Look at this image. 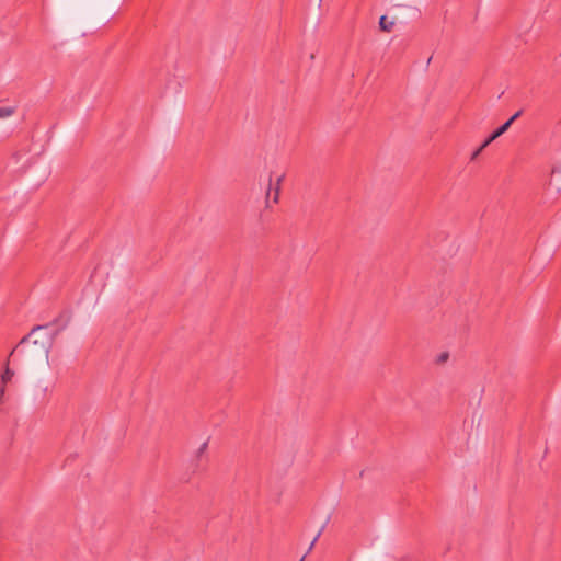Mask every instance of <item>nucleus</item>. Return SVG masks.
<instances>
[{
    "instance_id": "423d86ee",
    "label": "nucleus",
    "mask_w": 561,
    "mask_h": 561,
    "mask_svg": "<svg viewBox=\"0 0 561 561\" xmlns=\"http://www.w3.org/2000/svg\"><path fill=\"white\" fill-rule=\"evenodd\" d=\"M15 112L14 107L11 106H1L0 107V118H5L13 115Z\"/></svg>"
},
{
    "instance_id": "f8f14e48",
    "label": "nucleus",
    "mask_w": 561,
    "mask_h": 561,
    "mask_svg": "<svg viewBox=\"0 0 561 561\" xmlns=\"http://www.w3.org/2000/svg\"><path fill=\"white\" fill-rule=\"evenodd\" d=\"M4 392H5V387L1 386V388H0V404H2V402H3Z\"/></svg>"
},
{
    "instance_id": "f03ea898",
    "label": "nucleus",
    "mask_w": 561,
    "mask_h": 561,
    "mask_svg": "<svg viewBox=\"0 0 561 561\" xmlns=\"http://www.w3.org/2000/svg\"><path fill=\"white\" fill-rule=\"evenodd\" d=\"M284 180V174H280L276 178V181H275V187H274V194H273V202L274 203H277L278 202V198H279V191H280V183L282 181ZM273 174L271 173L270 174V179H268V187H267V191H266V198H270L271 196V192L273 190Z\"/></svg>"
},
{
    "instance_id": "9d476101",
    "label": "nucleus",
    "mask_w": 561,
    "mask_h": 561,
    "mask_svg": "<svg viewBox=\"0 0 561 561\" xmlns=\"http://www.w3.org/2000/svg\"><path fill=\"white\" fill-rule=\"evenodd\" d=\"M448 358H449V354L447 352H443L438 355L437 363L443 364V363L447 362Z\"/></svg>"
},
{
    "instance_id": "39448f33",
    "label": "nucleus",
    "mask_w": 561,
    "mask_h": 561,
    "mask_svg": "<svg viewBox=\"0 0 561 561\" xmlns=\"http://www.w3.org/2000/svg\"><path fill=\"white\" fill-rule=\"evenodd\" d=\"M393 25L394 23L392 21H388L386 15H382L379 20V27L385 32H390Z\"/></svg>"
},
{
    "instance_id": "6e6552de",
    "label": "nucleus",
    "mask_w": 561,
    "mask_h": 561,
    "mask_svg": "<svg viewBox=\"0 0 561 561\" xmlns=\"http://www.w3.org/2000/svg\"><path fill=\"white\" fill-rule=\"evenodd\" d=\"M488 146H484V141L481 144V146L476 149L471 154V160H476L478 156Z\"/></svg>"
},
{
    "instance_id": "20e7f679",
    "label": "nucleus",
    "mask_w": 561,
    "mask_h": 561,
    "mask_svg": "<svg viewBox=\"0 0 561 561\" xmlns=\"http://www.w3.org/2000/svg\"><path fill=\"white\" fill-rule=\"evenodd\" d=\"M14 376V371L10 369L9 367V360L7 362L5 369L1 375V383L5 387V385L12 380Z\"/></svg>"
},
{
    "instance_id": "f257e3e1",
    "label": "nucleus",
    "mask_w": 561,
    "mask_h": 561,
    "mask_svg": "<svg viewBox=\"0 0 561 561\" xmlns=\"http://www.w3.org/2000/svg\"><path fill=\"white\" fill-rule=\"evenodd\" d=\"M48 327V324L34 327L30 334L13 348L10 356L16 353L24 355L28 360L47 359L51 344L50 336L46 332Z\"/></svg>"
},
{
    "instance_id": "7ed1b4c3",
    "label": "nucleus",
    "mask_w": 561,
    "mask_h": 561,
    "mask_svg": "<svg viewBox=\"0 0 561 561\" xmlns=\"http://www.w3.org/2000/svg\"><path fill=\"white\" fill-rule=\"evenodd\" d=\"M507 125L503 124L501 125L496 130H494L485 140L484 146H489L492 141H494L496 138L502 136L504 133L507 131Z\"/></svg>"
},
{
    "instance_id": "1a4fd4ad",
    "label": "nucleus",
    "mask_w": 561,
    "mask_h": 561,
    "mask_svg": "<svg viewBox=\"0 0 561 561\" xmlns=\"http://www.w3.org/2000/svg\"><path fill=\"white\" fill-rule=\"evenodd\" d=\"M522 111H518L516 112L510 119H507L504 124L507 125V128L511 127V125L513 124V122L518 118L520 115H522Z\"/></svg>"
},
{
    "instance_id": "0eeeda50",
    "label": "nucleus",
    "mask_w": 561,
    "mask_h": 561,
    "mask_svg": "<svg viewBox=\"0 0 561 561\" xmlns=\"http://www.w3.org/2000/svg\"><path fill=\"white\" fill-rule=\"evenodd\" d=\"M207 442L203 443L199 448L196 451V458L198 461H202L203 457L205 456L206 449H207Z\"/></svg>"
},
{
    "instance_id": "9b49d317",
    "label": "nucleus",
    "mask_w": 561,
    "mask_h": 561,
    "mask_svg": "<svg viewBox=\"0 0 561 561\" xmlns=\"http://www.w3.org/2000/svg\"><path fill=\"white\" fill-rule=\"evenodd\" d=\"M324 529V526H322L320 528V530L318 531V534L316 535V537L313 538V540L311 541L310 546H309V549H308V552L313 548L314 543L317 542V540L319 539V537L321 536L322 531Z\"/></svg>"
}]
</instances>
